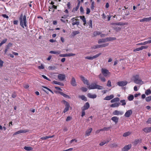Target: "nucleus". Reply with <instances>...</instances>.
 I'll return each mask as SVG.
<instances>
[{"label": "nucleus", "instance_id": "f257e3e1", "mask_svg": "<svg viewBox=\"0 0 151 151\" xmlns=\"http://www.w3.org/2000/svg\"><path fill=\"white\" fill-rule=\"evenodd\" d=\"M88 88L89 89H97L99 90H102L104 89V87L100 85H98L95 83H92L88 85Z\"/></svg>", "mask_w": 151, "mask_h": 151}, {"label": "nucleus", "instance_id": "f03ea898", "mask_svg": "<svg viewBox=\"0 0 151 151\" xmlns=\"http://www.w3.org/2000/svg\"><path fill=\"white\" fill-rule=\"evenodd\" d=\"M20 24L21 26L24 28V26L26 27V15H24L23 17L21 16L20 17Z\"/></svg>", "mask_w": 151, "mask_h": 151}, {"label": "nucleus", "instance_id": "7ed1b4c3", "mask_svg": "<svg viewBox=\"0 0 151 151\" xmlns=\"http://www.w3.org/2000/svg\"><path fill=\"white\" fill-rule=\"evenodd\" d=\"M133 80L134 82L139 84H142L143 83V82L139 78L138 75H137L133 76Z\"/></svg>", "mask_w": 151, "mask_h": 151}, {"label": "nucleus", "instance_id": "20e7f679", "mask_svg": "<svg viewBox=\"0 0 151 151\" xmlns=\"http://www.w3.org/2000/svg\"><path fill=\"white\" fill-rule=\"evenodd\" d=\"M101 72L103 75L106 77H109L110 75V73L108 70L105 68H102Z\"/></svg>", "mask_w": 151, "mask_h": 151}, {"label": "nucleus", "instance_id": "39448f33", "mask_svg": "<svg viewBox=\"0 0 151 151\" xmlns=\"http://www.w3.org/2000/svg\"><path fill=\"white\" fill-rule=\"evenodd\" d=\"M62 102L64 104L65 106V108L63 110V112L64 113H65L68 111L70 107V104L68 102L65 100H63Z\"/></svg>", "mask_w": 151, "mask_h": 151}, {"label": "nucleus", "instance_id": "423d86ee", "mask_svg": "<svg viewBox=\"0 0 151 151\" xmlns=\"http://www.w3.org/2000/svg\"><path fill=\"white\" fill-rule=\"evenodd\" d=\"M124 114V112L122 111L115 110L113 112V114L114 115H122Z\"/></svg>", "mask_w": 151, "mask_h": 151}, {"label": "nucleus", "instance_id": "0eeeda50", "mask_svg": "<svg viewBox=\"0 0 151 151\" xmlns=\"http://www.w3.org/2000/svg\"><path fill=\"white\" fill-rule=\"evenodd\" d=\"M80 78L83 83L85 84L88 86L89 85L88 81L86 79L85 77L82 76H81Z\"/></svg>", "mask_w": 151, "mask_h": 151}, {"label": "nucleus", "instance_id": "6e6552de", "mask_svg": "<svg viewBox=\"0 0 151 151\" xmlns=\"http://www.w3.org/2000/svg\"><path fill=\"white\" fill-rule=\"evenodd\" d=\"M71 21L72 22V24L73 25H78L79 24V22L78 21L77 19L73 18L71 19Z\"/></svg>", "mask_w": 151, "mask_h": 151}, {"label": "nucleus", "instance_id": "1a4fd4ad", "mask_svg": "<svg viewBox=\"0 0 151 151\" xmlns=\"http://www.w3.org/2000/svg\"><path fill=\"white\" fill-rule=\"evenodd\" d=\"M132 145L131 144H129L127 145H126L122 149V151H127L128 150L130 149Z\"/></svg>", "mask_w": 151, "mask_h": 151}, {"label": "nucleus", "instance_id": "9d476101", "mask_svg": "<svg viewBox=\"0 0 151 151\" xmlns=\"http://www.w3.org/2000/svg\"><path fill=\"white\" fill-rule=\"evenodd\" d=\"M127 83L126 81H119L117 83V85L120 86H124L127 84Z\"/></svg>", "mask_w": 151, "mask_h": 151}, {"label": "nucleus", "instance_id": "9b49d317", "mask_svg": "<svg viewBox=\"0 0 151 151\" xmlns=\"http://www.w3.org/2000/svg\"><path fill=\"white\" fill-rule=\"evenodd\" d=\"M132 110H129L127 111L124 114V116L126 117H129L132 114Z\"/></svg>", "mask_w": 151, "mask_h": 151}, {"label": "nucleus", "instance_id": "f8f14e48", "mask_svg": "<svg viewBox=\"0 0 151 151\" xmlns=\"http://www.w3.org/2000/svg\"><path fill=\"white\" fill-rule=\"evenodd\" d=\"M90 107V105L88 102L86 103L81 108L82 110H85L88 109Z\"/></svg>", "mask_w": 151, "mask_h": 151}, {"label": "nucleus", "instance_id": "ddd939ff", "mask_svg": "<svg viewBox=\"0 0 151 151\" xmlns=\"http://www.w3.org/2000/svg\"><path fill=\"white\" fill-rule=\"evenodd\" d=\"M28 130L27 129L20 130L17 132H16L13 135H15L23 133H26V132H28Z\"/></svg>", "mask_w": 151, "mask_h": 151}, {"label": "nucleus", "instance_id": "4468645a", "mask_svg": "<svg viewBox=\"0 0 151 151\" xmlns=\"http://www.w3.org/2000/svg\"><path fill=\"white\" fill-rule=\"evenodd\" d=\"M58 79L60 81H63L65 78V75L63 74H59L58 76Z\"/></svg>", "mask_w": 151, "mask_h": 151}, {"label": "nucleus", "instance_id": "2eb2a0df", "mask_svg": "<svg viewBox=\"0 0 151 151\" xmlns=\"http://www.w3.org/2000/svg\"><path fill=\"white\" fill-rule=\"evenodd\" d=\"M151 20V17L145 18L139 20L140 22H147Z\"/></svg>", "mask_w": 151, "mask_h": 151}, {"label": "nucleus", "instance_id": "dca6fc26", "mask_svg": "<svg viewBox=\"0 0 151 151\" xmlns=\"http://www.w3.org/2000/svg\"><path fill=\"white\" fill-rule=\"evenodd\" d=\"M71 84L74 86H75L77 85L76 83V81L75 78L73 77L72 78L71 80Z\"/></svg>", "mask_w": 151, "mask_h": 151}, {"label": "nucleus", "instance_id": "f3484780", "mask_svg": "<svg viewBox=\"0 0 151 151\" xmlns=\"http://www.w3.org/2000/svg\"><path fill=\"white\" fill-rule=\"evenodd\" d=\"M92 130V129L91 128H88L86 131V136H88L90 134Z\"/></svg>", "mask_w": 151, "mask_h": 151}, {"label": "nucleus", "instance_id": "a211bd4d", "mask_svg": "<svg viewBox=\"0 0 151 151\" xmlns=\"http://www.w3.org/2000/svg\"><path fill=\"white\" fill-rule=\"evenodd\" d=\"M79 17L83 21V25L84 26H87L86 22L85 17L84 16H80Z\"/></svg>", "mask_w": 151, "mask_h": 151}, {"label": "nucleus", "instance_id": "6ab92c4d", "mask_svg": "<svg viewBox=\"0 0 151 151\" xmlns=\"http://www.w3.org/2000/svg\"><path fill=\"white\" fill-rule=\"evenodd\" d=\"M114 97V96L113 95H111L109 96H107L106 97L104 100H109L112 99H113Z\"/></svg>", "mask_w": 151, "mask_h": 151}, {"label": "nucleus", "instance_id": "aec40b11", "mask_svg": "<svg viewBox=\"0 0 151 151\" xmlns=\"http://www.w3.org/2000/svg\"><path fill=\"white\" fill-rule=\"evenodd\" d=\"M87 96L88 97L92 99L96 98L97 97V96L96 94H92L90 93H88Z\"/></svg>", "mask_w": 151, "mask_h": 151}, {"label": "nucleus", "instance_id": "412c9836", "mask_svg": "<svg viewBox=\"0 0 151 151\" xmlns=\"http://www.w3.org/2000/svg\"><path fill=\"white\" fill-rule=\"evenodd\" d=\"M105 41L106 42H108V41H111L114 40H116V38L115 37H107L105 38Z\"/></svg>", "mask_w": 151, "mask_h": 151}, {"label": "nucleus", "instance_id": "4be33fe9", "mask_svg": "<svg viewBox=\"0 0 151 151\" xmlns=\"http://www.w3.org/2000/svg\"><path fill=\"white\" fill-rule=\"evenodd\" d=\"M111 119L116 124L118 122L119 118L117 116H114L111 118Z\"/></svg>", "mask_w": 151, "mask_h": 151}, {"label": "nucleus", "instance_id": "5701e85b", "mask_svg": "<svg viewBox=\"0 0 151 151\" xmlns=\"http://www.w3.org/2000/svg\"><path fill=\"white\" fill-rule=\"evenodd\" d=\"M143 130L145 132H149L151 131V127L145 128Z\"/></svg>", "mask_w": 151, "mask_h": 151}, {"label": "nucleus", "instance_id": "b1692460", "mask_svg": "<svg viewBox=\"0 0 151 151\" xmlns=\"http://www.w3.org/2000/svg\"><path fill=\"white\" fill-rule=\"evenodd\" d=\"M120 104L116 103L114 104H113L110 105V107H118L119 105Z\"/></svg>", "mask_w": 151, "mask_h": 151}, {"label": "nucleus", "instance_id": "393cba45", "mask_svg": "<svg viewBox=\"0 0 151 151\" xmlns=\"http://www.w3.org/2000/svg\"><path fill=\"white\" fill-rule=\"evenodd\" d=\"M42 89L45 92L47 93H48V92L46 90H47L48 91H49L50 90V89L45 86H42Z\"/></svg>", "mask_w": 151, "mask_h": 151}, {"label": "nucleus", "instance_id": "a878e982", "mask_svg": "<svg viewBox=\"0 0 151 151\" xmlns=\"http://www.w3.org/2000/svg\"><path fill=\"white\" fill-rule=\"evenodd\" d=\"M80 33L78 31H73L71 34V35L73 36H74L76 35L79 34Z\"/></svg>", "mask_w": 151, "mask_h": 151}, {"label": "nucleus", "instance_id": "bb28decb", "mask_svg": "<svg viewBox=\"0 0 151 151\" xmlns=\"http://www.w3.org/2000/svg\"><path fill=\"white\" fill-rule=\"evenodd\" d=\"M119 101V99L118 98H116L112 99L111 101V103H114L118 101Z\"/></svg>", "mask_w": 151, "mask_h": 151}, {"label": "nucleus", "instance_id": "cd10ccee", "mask_svg": "<svg viewBox=\"0 0 151 151\" xmlns=\"http://www.w3.org/2000/svg\"><path fill=\"white\" fill-rule=\"evenodd\" d=\"M79 97L83 100H84L85 101H87V100L86 98L84 95L80 96Z\"/></svg>", "mask_w": 151, "mask_h": 151}, {"label": "nucleus", "instance_id": "c85d7f7f", "mask_svg": "<svg viewBox=\"0 0 151 151\" xmlns=\"http://www.w3.org/2000/svg\"><path fill=\"white\" fill-rule=\"evenodd\" d=\"M131 134V132H127L124 133L123 134V136L125 137H126Z\"/></svg>", "mask_w": 151, "mask_h": 151}, {"label": "nucleus", "instance_id": "c756f323", "mask_svg": "<svg viewBox=\"0 0 151 151\" xmlns=\"http://www.w3.org/2000/svg\"><path fill=\"white\" fill-rule=\"evenodd\" d=\"M99 76V78L101 79V81L103 82H105L106 81L105 78L104 77L102 76L101 74H100Z\"/></svg>", "mask_w": 151, "mask_h": 151}, {"label": "nucleus", "instance_id": "7c9ffc66", "mask_svg": "<svg viewBox=\"0 0 151 151\" xmlns=\"http://www.w3.org/2000/svg\"><path fill=\"white\" fill-rule=\"evenodd\" d=\"M59 93L61 95L63 96V97H64L65 98H70V97L68 96L66 94H65L63 93V92H60Z\"/></svg>", "mask_w": 151, "mask_h": 151}, {"label": "nucleus", "instance_id": "2f4dec72", "mask_svg": "<svg viewBox=\"0 0 151 151\" xmlns=\"http://www.w3.org/2000/svg\"><path fill=\"white\" fill-rule=\"evenodd\" d=\"M105 42V38L99 39L98 41V42L99 44L103 43Z\"/></svg>", "mask_w": 151, "mask_h": 151}, {"label": "nucleus", "instance_id": "473e14b6", "mask_svg": "<svg viewBox=\"0 0 151 151\" xmlns=\"http://www.w3.org/2000/svg\"><path fill=\"white\" fill-rule=\"evenodd\" d=\"M101 48L100 47V45H95L93 46L91 48L94 49H96L98 48Z\"/></svg>", "mask_w": 151, "mask_h": 151}, {"label": "nucleus", "instance_id": "72a5a7b5", "mask_svg": "<svg viewBox=\"0 0 151 151\" xmlns=\"http://www.w3.org/2000/svg\"><path fill=\"white\" fill-rule=\"evenodd\" d=\"M50 53L51 54H59L60 53V52L59 51H51L50 52Z\"/></svg>", "mask_w": 151, "mask_h": 151}, {"label": "nucleus", "instance_id": "f704fd0d", "mask_svg": "<svg viewBox=\"0 0 151 151\" xmlns=\"http://www.w3.org/2000/svg\"><path fill=\"white\" fill-rule=\"evenodd\" d=\"M24 149L27 151H30L32 150V148L30 147H26L25 146L24 147Z\"/></svg>", "mask_w": 151, "mask_h": 151}, {"label": "nucleus", "instance_id": "c9c22d12", "mask_svg": "<svg viewBox=\"0 0 151 151\" xmlns=\"http://www.w3.org/2000/svg\"><path fill=\"white\" fill-rule=\"evenodd\" d=\"M100 34L101 32L99 31H95L93 33V35L94 36H96Z\"/></svg>", "mask_w": 151, "mask_h": 151}, {"label": "nucleus", "instance_id": "e433bc0d", "mask_svg": "<svg viewBox=\"0 0 151 151\" xmlns=\"http://www.w3.org/2000/svg\"><path fill=\"white\" fill-rule=\"evenodd\" d=\"M145 94L147 95H149L151 94V91L150 89H147L145 91Z\"/></svg>", "mask_w": 151, "mask_h": 151}, {"label": "nucleus", "instance_id": "4c0bfd02", "mask_svg": "<svg viewBox=\"0 0 151 151\" xmlns=\"http://www.w3.org/2000/svg\"><path fill=\"white\" fill-rule=\"evenodd\" d=\"M48 68L49 70H54L56 68L54 66H50L48 67Z\"/></svg>", "mask_w": 151, "mask_h": 151}, {"label": "nucleus", "instance_id": "58836bf2", "mask_svg": "<svg viewBox=\"0 0 151 151\" xmlns=\"http://www.w3.org/2000/svg\"><path fill=\"white\" fill-rule=\"evenodd\" d=\"M109 141H104L101 142L99 144V145L101 146H102L105 144L107 143Z\"/></svg>", "mask_w": 151, "mask_h": 151}, {"label": "nucleus", "instance_id": "ea45409f", "mask_svg": "<svg viewBox=\"0 0 151 151\" xmlns=\"http://www.w3.org/2000/svg\"><path fill=\"white\" fill-rule=\"evenodd\" d=\"M88 24L90 27L92 28V21L91 19H90L89 22H87V24Z\"/></svg>", "mask_w": 151, "mask_h": 151}, {"label": "nucleus", "instance_id": "a19ab883", "mask_svg": "<svg viewBox=\"0 0 151 151\" xmlns=\"http://www.w3.org/2000/svg\"><path fill=\"white\" fill-rule=\"evenodd\" d=\"M145 100L147 102H149L151 100V96L146 98Z\"/></svg>", "mask_w": 151, "mask_h": 151}, {"label": "nucleus", "instance_id": "79ce46f5", "mask_svg": "<svg viewBox=\"0 0 151 151\" xmlns=\"http://www.w3.org/2000/svg\"><path fill=\"white\" fill-rule=\"evenodd\" d=\"M109 43H105L101 45H100V47H105L109 45Z\"/></svg>", "mask_w": 151, "mask_h": 151}, {"label": "nucleus", "instance_id": "37998d69", "mask_svg": "<svg viewBox=\"0 0 151 151\" xmlns=\"http://www.w3.org/2000/svg\"><path fill=\"white\" fill-rule=\"evenodd\" d=\"M101 55V53H98L94 56H92L93 59L98 57L99 56Z\"/></svg>", "mask_w": 151, "mask_h": 151}, {"label": "nucleus", "instance_id": "c03bdc74", "mask_svg": "<svg viewBox=\"0 0 151 151\" xmlns=\"http://www.w3.org/2000/svg\"><path fill=\"white\" fill-rule=\"evenodd\" d=\"M101 55V53H98L94 56H92L93 59L98 57L99 56Z\"/></svg>", "mask_w": 151, "mask_h": 151}, {"label": "nucleus", "instance_id": "a18cd8bd", "mask_svg": "<svg viewBox=\"0 0 151 151\" xmlns=\"http://www.w3.org/2000/svg\"><path fill=\"white\" fill-rule=\"evenodd\" d=\"M141 50H142L141 49V47H140L138 48L134 49L133 50V51L134 52H135L137 51H139Z\"/></svg>", "mask_w": 151, "mask_h": 151}, {"label": "nucleus", "instance_id": "49530a36", "mask_svg": "<svg viewBox=\"0 0 151 151\" xmlns=\"http://www.w3.org/2000/svg\"><path fill=\"white\" fill-rule=\"evenodd\" d=\"M134 99V96L133 95H130L128 98V99L129 101H132Z\"/></svg>", "mask_w": 151, "mask_h": 151}, {"label": "nucleus", "instance_id": "de8ad7c7", "mask_svg": "<svg viewBox=\"0 0 151 151\" xmlns=\"http://www.w3.org/2000/svg\"><path fill=\"white\" fill-rule=\"evenodd\" d=\"M107 86L108 87H111V83L110 81L109 80L108 81Z\"/></svg>", "mask_w": 151, "mask_h": 151}, {"label": "nucleus", "instance_id": "09e8293b", "mask_svg": "<svg viewBox=\"0 0 151 151\" xmlns=\"http://www.w3.org/2000/svg\"><path fill=\"white\" fill-rule=\"evenodd\" d=\"M120 102L122 103L121 105L123 106L125 105L126 104L125 101L124 100H121Z\"/></svg>", "mask_w": 151, "mask_h": 151}, {"label": "nucleus", "instance_id": "8fccbe9b", "mask_svg": "<svg viewBox=\"0 0 151 151\" xmlns=\"http://www.w3.org/2000/svg\"><path fill=\"white\" fill-rule=\"evenodd\" d=\"M85 58L86 59H88V60H93V58L92 57H91V56H86V57H85Z\"/></svg>", "mask_w": 151, "mask_h": 151}, {"label": "nucleus", "instance_id": "3c124183", "mask_svg": "<svg viewBox=\"0 0 151 151\" xmlns=\"http://www.w3.org/2000/svg\"><path fill=\"white\" fill-rule=\"evenodd\" d=\"M60 57H68L67 53L64 54H60L59 55Z\"/></svg>", "mask_w": 151, "mask_h": 151}, {"label": "nucleus", "instance_id": "603ef678", "mask_svg": "<svg viewBox=\"0 0 151 151\" xmlns=\"http://www.w3.org/2000/svg\"><path fill=\"white\" fill-rule=\"evenodd\" d=\"M68 57H71L75 56L76 55L75 54L73 53H70L67 54Z\"/></svg>", "mask_w": 151, "mask_h": 151}, {"label": "nucleus", "instance_id": "864d4df0", "mask_svg": "<svg viewBox=\"0 0 151 151\" xmlns=\"http://www.w3.org/2000/svg\"><path fill=\"white\" fill-rule=\"evenodd\" d=\"M38 68L39 69H43L44 68V67L42 64H41L40 66H38Z\"/></svg>", "mask_w": 151, "mask_h": 151}, {"label": "nucleus", "instance_id": "5fc2aeb1", "mask_svg": "<svg viewBox=\"0 0 151 151\" xmlns=\"http://www.w3.org/2000/svg\"><path fill=\"white\" fill-rule=\"evenodd\" d=\"M72 119V118L71 116H69L67 117V119H66V121L67 122L69 121L70 120Z\"/></svg>", "mask_w": 151, "mask_h": 151}, {"label": "nucleus", "instance_id": "6e6d98bb", "mask_svg": "<svg viewBox=\"0 0 151 151\" xmlns=\"http://www.w3.org/2000/svg\"><path fill=\"white\" fill-rule=\"evenodd\" d=\"M81 90L83 92H86L87 90V89L86 88L82 87L81 88Z\"/></svg>", "mask_w": 151, "mask_h": 151}, {"label": "nucleus", "instance_id": "4d7b16f0", "mask_svg": "<svg viewBox=\"0 0 151 151\" xmlns=\"http://www.w3.org/2000/svg\"><path fill=\"white\" fill-rule=\"evenodd\" d=\"M7 39H5L4 40H3L1 43V44L2 45L4 44L7 41Z\"/></svg>", "mask_w": 151, "mask_h": 151}, {"label": "nucleus", "instance_id": "13d9d810", "mask_svg": "<svg viewBox=\"0 0 151 151\" xmlns=\"http://www.w3.org/2000/svg\"><path fill=\"white\" fill-rule=\"evenodd\" d=\"M12 44L11 43H9L6 46V48H7V49H9V48L10 47L12 46Z\"/></svg>", "mask_w": 151, "mask_h": 151}, {"label": "nucleus", "instance_id": "bf43d9fd", "mask_svg": "<svg viewBox=\"0 0 151 151\" xmlns=\"http://www.w3.org/2000/svg\"><path fill=\"white\" fill-rule=\"evenodd\" d=\"M142 50L143 49H146L148 47V46H142L140 47Z\"/></svg>", "mask_w": 151, "mask_h": 151}, {"label": "nucleus", "instance_id": "052dcab7", "mask_svg": "<svg viewBox=\"0 0 151 151\" xmlns=\"http://www.w3.org/2000/svg\"><path fill=\"white\" fill-rule=\"evenodd\" d=\"M80 3H81V1H79V2H78V5L76 7V9H79V7L80 6Z\"/></svg>", "mask_w": 151, "mask_h": 151}, {"label": "nucleus", "instance_id": "680f3d73", "mask_svg": "<svg viewBox=\"0 0 151 151\" xmlns=\"http://www.w3.org/2000/svg\"><path fill=\"white\" fill-rule=\"evenodd\" d=\"M67 5L68 9H70L71 8V4L70 2H68Z\"/></svg>", "mask_w": 151, "mask_h": 151}, {"label": "nucleus", "instance_id": "e2e57ef3", "mask_svg": "<svg viewBox=\"0 0 151 151\" xmlns=\"http://www.w3.org/2000/svg\"><path fill=\"white\" fill-rule=\"evenodd\" d=\"M94 2L93 1L92 2V3L91 6V9H93L94 8Z\"/></svg>", "mask_w": 151, "mask_h": 151}, {"label": "nucleus", "instance_id": "0e129e2a", "mask_svg": "<svg viewBox=\"0 0 151 151\" xmlns=\"http://www.w3.org/2000/svg\"><path fill=\"white\" fill-rule=\"evenodd\" d=\"M42 77L44 79H46L47 80L50 81V80H49L48 78H47L46 76L44 75H42Z\"/></svg>", "mask_w": 151, "mask_h": 151}, {"label": "nucleus", "instance_id": "69168bd1", "mask_svg": "<svg viewBox=\"0 0 151 151\" xmlns=\"http://www.w3.org/2000/svg\"><path fill=\"white\" fill-rule=\"evenodd\" d=\"M54 4V3L52 1L51 3V4L52 5V6L53 7V8L55 9H57V6H55L54 5H53Z\"/></svg>", "mask_w": 151, "mask_h": 151}, {"label": "nucleus", "instance_id": "338daca9", "mask_svg": "<svg viewBox=\"0 0 151 151\" xmlns=\"http://www.w3.org/2000/svg\"><path fill=\"white\" fill-rule=\"evenodd\" d=\"M85 110H82L81 115V116L82 117H83L85 115Z\"/></svg>", "mask_w": 151, "mask_h": 151}, {"label": "nucleus", "instance_id": "774afa93", "mask_svg": "<svg viewBox=\"0 0 151 151\" xmlns=\"http://www.w3.org/2000/svg\"><path fill=\"white\" fill-rule=\"evenodd\" d=\"M23 87L25 88H27L29 87V86L28 84H24L23 85Z\"/></svg>", "mask_w": 151, "mask_h": 151}]
</instances>
